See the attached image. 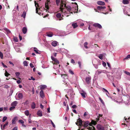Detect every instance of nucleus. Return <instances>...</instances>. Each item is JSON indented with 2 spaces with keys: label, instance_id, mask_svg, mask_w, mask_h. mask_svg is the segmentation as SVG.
I'll return each instance as SVG.
<instances>
[{
  "label": "nucleus",
  "instance_id": "nucleus-1",
  "mask_svg": "<svg viewBox=\"0 0 130 130\" xmlns=\"http://www.w3.org/2000/svg\"><path fill=\"white\" fill-rule=\"evenodd\" d=\"M83 126L84 127H87L89 125L90 126L88 127V129L90 130H95L94 127L93 126L90 125V123L88 121H83Z\"/></svg>",
  "mask_w": 130,
  "mask_h": 130
},
{
  "label": "nucleus",
  "instance_id": "nucleus-2",
  "mask_svg": "<svg viewBox=\"0 0 130 130\" xmlns=\"http://www.w3.org/2000/svg\"><path fill=\"white\" fill-rule=\"evenodd\" d=\"M83 121H82L81 119L79 118L77 120V121L75 123L77 126H80L79 128L80 129L81 127L83 126Z\"/></svg>",
  "mask_w": 130,
  "mask_h": 130
},
{
  "label": "nucleus",
  "instance_id": "nucleus-3",
  "mask_svg": "<svg viewBox=\"0 0 130 130\" xmlns=\"http://www.w3.org/2000/svg\"><path fill=\"white\" fill-rule=\"evenodd\" d=\"M97 128L98 130H105L104 127L100 124L97 125Z\"/></svg>",
  "mask_w": 130,
  "mask_h": 130
},
{
  "label": "nucleus",
  "instance_id": "nucleus-4",
  "mask_svg": "<svg viewBox=\"0 0 130 130\" xmlns=\"http://www.w3.org/2000/svg\"><path fill=\"white\" fill-rule=\"evenodd\" d=\"M93 26L95 27H98L99 29L102 28L101 25L98 23H95L93 25Z\"/></svg>",
  "mask_w": 130,
  "mask_h": 130
},
{
  "label": "nucleus",
  "instance_id": "nucleus-5",
  "mask_svg": "<svg viewBox=\"0 0 130 130\" xmlns=\"http://www.w3.org/2000/svg\"><path fill=\"white\" fill-rule=\"evenodd\" d=\"M64 7H65V8L69 12H70L71 11L72 8L70 6H67L65 4Z\"/></svg>",
  "mask_w": 130,
  "mask_h": 130
},
{
  "label": "nucleus",
  "instance_id": "nucleus-6",
  "mask_svg": "<svg viewBox=\"0 0 130 130\" xmlns=\"http://www.w3.org/2000/svg\"><path fill=\"white\" fill-rule=\"evenodd\" d=\"M80 93L83 98H86V93L85 92L82 90L80 91Z\"/></svg>",
  "mask_w": 130,
  "mask_h": 130
},
{
  "label": "nucleus",
  "instance_id": "nucleus-7",
  "mask_svg": "<svg viewBox=\"0 0 130 130\" xmlns=\"http://www.w3.org/2000/svg\"><path fill=\"white\" fill-rule=\"evenodd\" d=\"M17 95H18V98L20 99H21L23 98V95L22 93L19 92L17 94Z\"/></svg>",
  "mask_w": 130,
  "mask_h": 130
},
{
  "label": "nucleus",
  "instance_id": "nucleus-8",
  "mask_svg": "<svg viewBox=\"0 0 130 130\" xmlns=\"http://www.w3.org/2000/svg\"><path fill=\"white\" fill-rule=\"evenodd\" d=\"M58 43L56 41H54L51 43V44L52 46L54 47H55L57 45Z\"/></svg>",
  "mask_w": 130,
  "mask_h": 130
},
{
  "label": "nucleus",
  "instance_id": "nucleus-9",
  "mask_svg": "<svg viewBox=\"0 0 130 130\" xmlns=\"http://www.w3.org/2000/svg\"><path fill=\"white\" fill-rule=\"evenodd\" d=\"M91 78L90 77H86V81L87 84H89L90 82Z\"/></svg>",
  "mask_w": 130,
  "mask_h": 130
},
{
  "label": "nucleus",
  "instance_id": "nucleus-10",
  "mask_svg": "<svg viewBox=\"0 0 130 130\" xmlns=\"http://www.w3.org/2000/svg\"><path fill=\"white\" fill-rule=\"evenodd\" d=\"M106 7L105 6H98L97 7V9L98 10H102L104 9H105Z\"/></svg>",
  "mask_w": 130,
  "mask_h": 130
},
{
  "label": "nucleus",
  "instance_id": "nucleus-11",
  "mask_svg": "<svg viewBox=\"0 0 130 130\" xmlns=\"http://www.w3.org/2000/svg\"><path fill=\"white\" fill-rule=\"evenodd\" d=\"M97 3L98 5H104L105 4L104 2L101 1H98Z\"/></svg>",
  "mask_w": 130,
  "mask_h": 130
},
{
  "label": "nucleus",
  "instance_id": "nucleus-12",
  "mask_svg": "<svg viewBox=\"0 0 130 130\" xmlns=\"http://www.w3.org/2000/svg\"><path fill=\"white\" fill-rule=\"evenodd\" d=\"M40 96L42 98H43L44 96V94L42 90H41L40 92Z\"/></svg>",
  "mask_w": 130,
  "mask_h": 130
},
{
  "label": "nucleus",
  "instance_id": "nucleus-13",
  "mask_svg": "<svg viewBox=\"0 0 130 130\" xmlns=\"http://www.w3.org/2000/svg\"><path fill=\"white\" fill-rule=\"evenodd\" d=\"M37 115L39 117H41L42 116V112L41 111L39 110L38 111Z\"/></svg>",
  "mask_w": 130,
  "mask_h": 130
},
{
  "label": "nucleus",
  "instance_id": "nucleus-14",
  "mask_svg": "<svg viewBox=\"0 0 130 130\" xmlns=\"http://www.w3.org/2000/svg\"><path fill=\"white\" fill-rule=\"evenodd\" d=\"M63 5L61 4H60V7L59 8V9H60V11H61V12H63V10L64 9V8H63Z\"/></svg>",
  "mask_w": 130,
  "mask_h": 130
},
{
  "label": "nucleus",
  "instance_id": "nucleus-15",
  "mask_svg": "<svg viewBox=\"0 0 130 130\" xmlns=\"http://www.w3.org/2000/svg\"><path fill=\"white\" fill-rule=\"evenodd\" d=\"M18 104V102L17 101H14L11 104V105L12 106H14L15 107Z\"/></svg>",
  "mask_w": 130,
  "mask_h": 130
},
{
  "label": "nucleus",
  "instance_id": "nucleus-16",
  "mask_svg": "<svg viewBox=\"0 0 130 130\" xmlns=\"http://www.w3.org/2000/svg\"><path fill=\"white\" fill-rule=\"evenodd\" d=\"M61 14L60 13H57L56 14V17L58 18H59V20H61L63 19L62 18H61Z\"/></svg>",
  "mask_w": 130,
  "mask_h": 130
},
{
  "label": "nucleus",
  "instance_id": "nucleus-17",
  "mask_svg": "<svg viewBox=\"0 0 130 130\" xmlns=\"http://www.w3.org/2000/svg\"><path fill=\"white\" fill-rule=\"evenodd\" d=\"M22 31L23 33L24 34H25L27 31V29L26 27H24L22 29Z\"/></svg>",
  "mask_w": 130,
  "mask_h": 130
},
{
  "label": "nucleus",
  "instance_id": "nucleus-18",
  "mask_svg": "<svg viewBox=\"0 0 130 130\" xmlns=\"http://www.w3.org/2000/svg\"><path fill=\"white\" fill-rule=\"evenodd\" d=\"M48 1H47L45 3V8H46L47 10H48L49 9V7L48 6Z\"/></svg>",
  "mask_w": 130,
  "mask_h": 130
},
{
  "label": "nucleus",
  "instance_id": "nucleus-19",
  "mask_svg": "<svg viewBox=\"0 0 130 130\" xmlns=\"http://www.w3.org/2000/svg\"><path fill=\"white\" fill-rule=\"evenodd\" d=\"M61 4L64 5H65V4L66 5L67 2L66 0H61Z\"/></svg>",
  "mask_w": 130,
  "mask_h": 130
},
{
  "label": "nucleus",
  "instance_id": "nucleus-20",
  "mask_svg": "<svg viewBox=\"0 0 130 130\" xmlns=\"http://www.w3.org/2000/svg\"><path fill=\"white\" fill-rule=\"evenodd\" d=\"M96 122H97L96 121H95L94 120H92L91 121V123H90V125H95L96 124Z\"/></svg>",
  "mask_w": 130,
  "mask_h": 130
},
{
  "label": "nucleus",
  "instance_id": "nucleus-21",
  "mask_svg": "<svg viewBox=\"0 0 130 130\" xmlns=\"http://www.w3.org/2000/svg\"><path fill=\"white\" fill-rule=\"evenodd\" d=\"M122 3L124 4H128L129 3L128 0H123Z\"/></svg>",
  "mask_w": 130,
  "mask_h": 130
},
{
  "label": "nucleus",
  "instance_id": "nucleus-22",
  "mask_svg": "<svg viewBox=\"0 0 130 130\" xmlns=\"http://www.w3.org/2000/svg\"><path fill=\"white\" fill-rule=\"evenodd\" d=\"M8 124V122H6V123L4 124V125L3 126V128L2 127V124L1 125V129H4L5 128V127Z\"/></svg>",
  "mask_w": 130,
  "mask_h": 130
},
{
  "label": "nucleus",
  "instance_id": "nucleus-23",
  "mask_svg": "<svg viewBox=\"0 0 130 130\" xmlns=\"http://www.w3.org/2000/svg\"><path fill=\"white\" fill-rule=\"evenodd\" d=\"M72 26L74 28H76L78 26L77 24V23H76L72 24Z\"/></svg>",
  "mask_w": 130,
  "mask_h": 130
},
{
  "label": "nucleus",
  "instance_id": "nucleus-24",
  "mask_svg": "<svg viewBox=\"0 0 130 130\" xmlns=\"http://www.w3.org/2000/svg\"><path fill=\"white\" fill-rule=\"evenodd\" d=\"M103 115L102 114H100L99 115V116L98 117V118H96V121L98 122V121H99L100 120V117H102V116Z\"/></svg>",
  "mask_w": 130,
  "mask_h": 130
},
{
  "label": "nucleus",
  "instance_id": "nucleus-25",
  "mask_svg": "<svg viewBox=\"0 0 130 130\" xmlns=\"http://www.w3.org/2000/svg\"><path fill=\"white\" fill-rule=\"evenodd\" d=\"M35 108V104L34 102H32L31 105V108L34 109Z\"/></svg>",
  "mask_w": 130,
  "mask_h": 130
},
{
  "label": "nucleus",
  "instance_id": "nucleus-26",
  "mask_svg": "<svg viewBox=\"0 0 130 130\" xmlns=\"http://www.w3.org/2000/svg\"><path fill=\"white\" fill-rule=\"evenodd\" d=\"M54 64H59V62L56 59H55V60H54Z\"/></svg>",
  "mask_w": 130,
  "mask_h": 130
},
{
  "label": "nucleus",
  "instance_id": "nucleus-27",
  "mask_svg": "<svg viewBox=\"0 0 130 130\" xmlns=\"http://www.w3.org/2000/svg\"><path fill=\"white\" fill-rule=\"evenodd\" d=\"M4 30L6 31L7 34H9L11 32L7 28H5L4 29Z\"/></svg>",
  "mask_w": 130,
  "mask_h": 130
},
{
  "label": "nucleus",
  "instance_id": "nucleus-28",
  "mask_svg": "<svg viewBox=\"0 0 130 130\" xmlns=\"http://www.w3.org/2000/svg\"><path fill=\"white\" fill-rule=\"evenodd\" d=\"M34 51L37 54H40V53L38 52L39 50L36 47H34Z\"/></svg>",
  "mask_w": 130,
  "mask_h": 130
},
{
  "label": "nucleus",
  "instance_id": "nucleus-29",
  "mask_svg": "<svg viewBox=\"0 0 130 130\" xmlns=\"http://www.w3.org/2000/svg\"><path fill=\"white\" fill-rule=\"evenodd\" d=\"M24 113L25 115L27 116H28L29 114V112L28 110H26L24 112Z\"/></svg>",
  "mask_w": 130,
  "mask_h": 130
},
{
  "label": "nucleus",
  "instance_id": "nucleus-30",
  "mask_svg": "<svg viewBox=\"0 0 130 130\" xmlns=\"http://www.w3.org/2000/svg\"><path fill=\"white\" fill-rule=\"evenodd\" d=\"M46 87L45 85H43L40 86V89H43L45 88Z\"/></svg>",
  "mask_w": 130,
  "mask_h": 130
},
{
  "label": "nucleus",
  "instance_id": "nucleus-31",
  "mask_svg": "<svg viewBox=\"0 0 130 130\" xmlns=\"http://www.w3.org/2000/svg\"><path fill=\"white\" fill-rule=\"evenodd\" d=\"M36 1L35 2V7H36V12L37 13H38V8H37V6H36Z\"/></svg>",
  "mask_w": 130,
  "mask_h": 130
},
{
  "label": "nucleus",
  "instance_id": "nucleus-32",
  "mask_svg": "<svg viewBox=\"0 0 130 130\" xmlns=\"http://www.w3.org/2000/svg\"><path fill=\"white\" fill-rule=\"evenodd\" d=\"M53 33L52 32H50L47 34V36L49 37H51L53 36Z\"/></svg>",
  "mask_w": 130,
  "mask_h": 130
},
{
  "label": "nucleus",
  "instance_id": "nucleus-33",
  "mask_svg": "<svg viewBox=\"0 0 130 130\" xmlns=\"http://www.w3.org/2000/svg\"><path fill=\"white\" fill-rule=\"evenodd\" d=\"M5 76L7 77H8L9 75H10L9 74L7 71L6 70H5Z\"/></svg>",
  "mask_w": 130,
  "mask_h": 130
},
{
  "label": "nucleus",
  "instance_id": "nucleus-34",
  "mask_svg": "<svg viewBox=\"0 0 130 130\" xmlns=\"http://www.w3.org/2000/svg\"><path fill=\"white\" fill-rule=\"evenodd\" d=\"M17 118V117H14L12 120V124H15V121Z\"/></svg>",
  "mask_w": 130,
  "mask_h": 130
},
{
  "label": "nucleus",
  "instance_id": "nucleus-35",
  "mask_svg": "<svg viewBox=\"0 0 130 130\" xmlns=\"http://www.w3.org/2000/svg\"><path fill=\"white\" fill-rule=\"evenodd\" d=\"M88 44V43L87 42H85L84 43V46L85 48L87 49L88 48V47L87 46V45Z\"/></svg>",
  "mask_w": 130,
  "mask_h": 130
},
{
  "label": "nucleus",
  "instance_id": "nucleus-36",
  "mask_svg": "<svg viewBox=\"0 0 130 130\" xmlns=\"http://www.w3.org/2000/svg\"><path fill=\"white\" fill-rule=\"evenodd\" d=\"M60 1V0H56V4L57 6H58L59 5Z\"/></svg>",
  "mask_w": 130,
  "mask_h": 130
},
{
  "label": "nucleus",
  "instance_id": "nucleus-37",
  "mask_svg": "<svg viewBox=\"0 0 130 130\" xmlns=\"http://www.w3.org/2000/svg\"><path fill=\"white\" fill-rule=\"evenodd\" d=\"M26 15V12H24L22 15V17H23L24 18H25Z\"/></svg>",
  "mask_w": 130,
  "mask_h": 130
},
{
  "label": "nucleus",
  "instance_id": "nucleus-38",
  "mask_svg": "<svg viewBox=\"0 0 130 130\" xmlns=\"http://www.w3.org/2000/svg\"><path fill=\"white\" fill-rule=\"evenodd\" d=\"M24 66H28V63L27 61H25L23 62Z\"/></svg>",
  "mask_w": 130,
  "mask_h": 130
},
{
  "label": "nucleus",
  "instance_id": "nucleus-39",
  "mask_svg": "<svg viewBox=\"0 0 130 130\" xmlns=\"http://www.w3.org/2000/svg\"><path fill=\"white\" fill-rule=\"evenodd\" d=\"M7 119V117L5 116L4 117L2 120V122H4Z\"/></svg>",
  "mask_w": 130,
  "mask_h": 130
},
{
  "label": "nucleus",
  "instance_id": "nucleus-40",
  "mask_svg": "<svg viewBox=\"0 0 130 130\" xmlns=\"http://www.w3.org/2000/svg\"><path fill=\"white\" fill-rule=\"evenodd\" d=\"M103 71L102 70H98L96 72L97 73V74L99 75Z\"/></svg>",
  "mask_w": 130,
  "mask_h": 130
},
{
  "label": "nucleus",
  "instance_id": "nucleus-41",
  "mask_svg": "<svg viewBox=\"0 0 130 130\" xmlns=\"http://www.w3.org/2000/svg\"><path fill=\"white\" fill-rule=\"evenodd\" d=\"M99 99L100 101L102 103V104L103 105H104V101H103L102 99L100 97L99 98Z\"/></svg>",
  "mask_w": 130,
  "mask_h": 130
},
{
  "label": "nucleus",
  "instance_id": "nucleus-42",
  "mask_svg": "<svg viewBox=\"0 0 130 130\" xmlns=\"http://www.w3.org/2000/svg\"><path fill=\"white\" fill-rule=\"evenodd\" d=\"M103 57V55L102 54H100L99 55V58L101 59H102V57Z\"/></svg>",
  "mask_w": 130,
  "mask_h": 130
},
{
  "label": "nucleus",
  "instance_id": "nucleus-43",
  "mask_svg": "<svg viewBox=\"0 0 130 130\" xmlns=\"http://www.w3.org/2000/svg\"><path fill=\"white\" fill-rule=\"evenodd\" d=\"M69 72L72 75H73L74 74V73L72 71L71 69H70L69 70Z\"/></svg>",
  "mask_w": 130,
  "mask_h": 130
},
{
  "label": "nucleus",
  "instance_id": "nucleus-44",
  "mask_svg": "<svg viewBox=\"0 0 130 130\" xmlns=\"http://www.w3.org/2000/svg\"><path fill=\"white\" fill-rule=\"evenodd\" d=\"M0 57L1 59H3V53L0 52Z\"/></svg>",
  "mask_w": 130,
  "mask_h": 130
},
{
  "label": "nucleus",
  "instance_id": "nucleus-45",
  "mask_svg": "<svg viewBox=\"0 0 130 130\" xmlns=\"http://www.w3.org/2000/svg\"><path fill=\"white\" fill-rule=\"evenodd\" d=\"M15 75L17 76H19L20 74V73L19 72H16L15 73Z\"/></svg>",
  "mask_w": 130,
  "mask_h": 130
},
{
  "label": "nucleus",
  "instance_id": "nucleus-46",
  "mask_svg": "<svg viewBox=\"0 0 130 130\" xmlns=\"http://www.w3.org/2000/svg\"><path fill=\"white\" fill-rule=\"evenodd\" d=\"M15 108V107L14 106H12V107H10V108L9 110H12L14 109Z\"/></svg>",
  "mask_w": 130,
  "mask_h": 130
},
{
  "label": "nucleus",
  "instance_id": "nucleus-47",
  "mask_svg": "<svg viewBox=\"0 0 130 130\" xmlns=\"http://www.w3.org/2000/svg\"><path fill=\"white\" fill-rule=\"evenodd\" d=\"M129 58H130V55H127L126 57L124 59H127Z\"/></svg>",
  "mask_w": 130,
  "mask_h": 130
},
{
  "label": "nucleus",
  "instance_id": "nucleus-48",
  "mask_svg": "<svg viewBox=\"0 0 130 130\" xmlns=\"http://www.w3.org/2000/svg\"><path fill=\"white\" fill-rule=\"evenodd\" d=\"M19 123H21L22 124H23L24 123V121L22 120H19Z\"/></svg>",
  "mask_w": 130,
  "mask_h": 130
},
{
  "label": "nucleus",
  "instance_id": "nucleus-49",
  "mask_svg": "<svg viewBox=\"0 0 130 130\" xmlns=\"http://www.w3.org/2000/svg\"><path fill=\"white\" fill-rule=\"evenodd\" d=\"M51 124H52V125H53V126L54 127H55V125L53 123V121L51 120Z\"/></svg>",
  "mask_w": 130,
  "mask_h": 130
},
{
  "label": "nucleus",
  "instance_id": "nucleus-50",
  "mask_svg": "<svg viewBox=\"0 0 130 130\" xmlns=\"http://www.w3.org/2000/svg\"><path fill=\"white\" fill-rule=\"evenodd\" d=\"M124 73L127 75L130 76V73H129L128 72L126 71H125L124 72Z\"/></svg>",
  "mask_w": 130,
  "mask_h": 130
},
{
  "label": "nucleus",
  "instance_id": "nucleus-51",
  "mask_svg": "<svg viewBox=\"0 0 130 130\" xmlns=\"http://www.w3.org/2000/svg\"><path fill=\"white\" fill-rule=\"evenodd\" d=\"M78 64H79V67L80 68L81 67V62L79 61H78L77 62Z\"/></svg>",
  "mask_w": 130,
  "mask_h": 130
},
{
  "label": "nucleus",
  "instance_id": "nucleus-52",
  "mask_svg": "<svg viewBox=\"0 0 130 130\" xmlns=\"http://www.w3.org/2000/svg\"><path fill=\"white\" fill-rule=\"evenodd\" d=\"M29 102L28 100L26 101L24 103V104H29Z\"/></svg>",
  "mask_w": 130,
  "mask_h": 130
},
{
  "label": "nucleus",
  "instance_id": "nucleus-53",
  "mask_svg": "<svg viewBox=\"0 0 130 130\" xmlns=\"http://www.w3.org/2000/svg\"><path fill=\"white\" fill-rule=\"evenodd\" d=\"M28 79L29 80H31L32 79L34 80H35V79L32 76H31V79L29 78Z\"/></svg>",
  "mask_w": 130,
  "mask_h": 130
},
{
  "label": "nucleus",
  "instance_id": "nucleus-54",
  "mask_svg": "<svg viewBox=\"0 0 130 130\" xmlns=\"http://www.w3.org/2000/svg\"><path fill=\"white\" fill-rule=\"evenodd\" d=\"M71 62L73 64H74L75 63V61L73 59H72L71 60Z\"/></svg>",
  "mask_w": 130,
  "mask_h": 130
},
{
  "label": "nucleus",
  "instance_id": "nucleus-55",
  "mask_svg": "<svg viewBox=\"0 0 130 130\" xmlns=\"http://www.w3.org/2000/svg\"><path fill=\"white\" fill-rule=\"evenodd\" d=\"M102 64L104 67H105L106 66V63L105 62H103Z\"/></svg>",
  "mask_w": 130,
  "mask_h": 130
},
{
  "label": "nucleus",
  "instance_id": "nucleus-56",
  "mask_svg": "<svg viewBox=\"0 0 130 130\" xmlns=\"http://www.w3.org/2000/svg\"><path fill=\"white\" fill-rule=\"evenodd\" d=\"M88 115V113L86 112H85L84 115V117H85Z\"/></svg>",
  "mask_w": 130,
  "mask_h": 130
},
{
  "label": "nucleus",
  "instance_id": "nucleus-57",
  "mask_svg": "<svg viewBox=\"0 0 130 130\" xmlns=\"http://www.w3.org/2000/svg\"><path fill=\"white\" fill-rule=\"evenodd\" d=\"M51 58L53 61H54V60L56 59L54 58L53 56H51Z\"/></svg>",
  "mask_w": 130,
  "mask_h": 130
},
{
  "label": "nucleus",
  "instance_id": "nucleus-58",
  "mask_svg": "<svg viewBox=\"0 0 130 130\" xmlns=\"http://www.w3.org/2000/svg\"><path fill=\"white\" fill-rule=\"evenodd\" d=\"M18 127L17 126L15 127L12 129V130H17Z\"/></svg>",
  "mask_w": 130,
  "mask_h": 130
},
{
  "label": "nucleus",
  "instance_id": "nucleus-59",
  "mask_svg": "<svg viewBox=\"0 0 130 130\" xmlns=\"http://www.w3.org/2000/svg\"><path fill=\"white\" fill-rule=\"evenodd\" d=\"M28 122L29 123H31V118L28 119Z\"/></svg>",
  "mask_w": 130,
  "mask_h": 130
},
{
  "label": "nucleus",
  "instance_id": "nucleus-60",
  "mask_svg": "<svg viewBox=\"0 0 130 130\" xmlns=\"http://www.w3.org/2000/svg\"><path fill=\"white\" fill-rule=\"evenodd\" d=\"M30 66L31 68H33L34 67V66H33L32 64L31 63L30 64Z\"/></svg>",
  "mask_w": 130,
  "mask_h": 130
},
{
  "label": "nucleus",
  "instance_id": "nucleus-61",
  "mask_svg": "<svg viewBox=\"0 0 130 130\" xmlns=\"http://www.w3.org/2000/svg\"><path fill=\"white\" fill-rule=\"evenodd\" d=\"M76 105H74L72 106V107L73 108H76Z\"/></svg>",
  "mask_w": 130,
  "mask_h": 130
},
{
  "label": "nucleus",
  "instance_id": "nucleus-62",
  "mask_svg": "<svg viewBox=\"0 0 130 130\" xmlns=\"http://www.w3.org/2000/svg\"><path fill=\"white\" fill-rule=\"evenodd\" d=\"M9 63L10 64H12L13 66H14V64L11 61H9Z\"/></svg>",
  "mask_w": 130,
  "mask_h": 130
},
{
  "label": "nucleus",
  "instance_id": "nucleus-63",
  "mask_svg": "<svg viewBox=\"0 0 130 130\" xmlns=\"http://www.w3.org/2000/svg\"><path fill=\"white\" fill-rule=\"evenodd\" d=\"M103 89L105 92H107L108 94H109L108 91L106 89L104 88H103Z\"/></svg>",
  "mask_w": 130,
  "mask_h": 130
},
{
  "label": "nucleus",
  "instance_id": "nucleus-64",
  "mask_svg": "<svg viewBox=\"0 0 130 130\" xmlns=\"http://www.w3.org/2000/svg\"><path fill=\"white\" fill-rule=\"evenodd\" d=\"M17 82L18 84H19L21 83V82L20 80H18L17 81Z\"/></svg>",
  "mask_w": 130,
  "mask_h": 130
}]
</instances>
